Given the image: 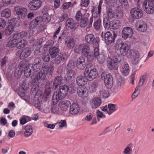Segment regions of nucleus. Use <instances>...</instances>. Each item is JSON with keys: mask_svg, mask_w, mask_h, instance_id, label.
I'll return each mask as SVG.
<instances>
[{"mask_svg": "<svg viewBox=\"0 0 154 154\" xmlns=\"http://www.w3.org/2000/svg\"><path fill=\"white\" fill-rule=\"evenodd\" d=\"M42 64H33V68L35 72H37L40 69Z\"/></svg>", "mask_w": 154, "mask_h": 154, "instance_id": "nucleus-61", "label": "nucleus"}, {"mask_svg": "<svg viewBox=\"0 0 154 154\" xmlns=\"http://www.w3.org/2000/svg\"><path fill=\"white\" fill-rule=\"evenodd\" d=\"M25 131L24 132V135L26 137L31 136L33 132L32 128L31 125H27L25 127Z\"/></svg>", "mask_w": 154, "mask_h": 154, "instance_id": "nucleus-35", "label": "nucleus"}, {"mask_svg": "<svg viewBox=\"0 0 154 154\" xmlns=\"http://www.w3.org/2000/svg\"><path fill=\"white\" fill-rule=\"evenodd\" d=\"M86 42L90 44H95L98 43L99 42L98 38H95L92 34H88L86 35L85 38Z\"/></svg>", "mask_w": 154, "mask_h": 154, "instance_id": "nucleus-15", "label": "nucleus"}, {"mask_svg": "<svg viewBox=\"0 0 154 154\" xmlns=\"http://www.w3.org/2000/svg\"><path fill=\"white\" fill-rule=\"evenodd\" d=\"M14 26L12 25H8L5 31V34L6 35H10L12 33L14 29Z\"/></svg>", "mask_w": 154, "mask_h": 154, "instance_id": "nucleus-36", "label": "nucleus"}, {"mask_svg": "<svg viewBox=\"0 0 154 154\" xmlns=\"http://www.w3.org/2000/svg\"><path fill=\"white\" fill-rule=\"evenodd\" d=\"M133 31L131 27H124L122 32V36L123 38L126 40L128 38L131 37L133 35Z\"/></svg>", "mask_w": 154, "mask_h": 154, "instance_id": "nucleus-11", "label": "nucleus"}, {"mask_svg": "<svg viewBox=\"0 0 154 154\" xmlns=\"http://www.w3.org/2000/svg\"><path fill=\"white\" fill-rule=\"evenodd\" d=\"M129 71L130 69L128 64H125L122 70V75L125 76H127L128 74Z\"/></svg>", "mask_w": 154, "mask_h": 154, "instance_id": "nucleus-38", "label": "nucleus"}, {"mask_svg": "<svg viewBox=\"0 0 154 154\" xmlns=\"http://www.w3.org/2000/svg\"><path fill=\"white\" fill-rule=\"evenodd\" d=\"M69 89V87L67 85L60 86L58 92H55L53 95L52 98L54 103L57 104L59 100L64 98L67 95Z\"/></svg>", "mask_w": 154, "mask_h": 154, "instance_id": "nucleus-1", "label": "nucleus"}, {"mask_svg": "<svg viewBox=\"0 0 154 154\" xmlns=\"http://www.w3.org/2000/svg\"><path fill=\"white\" fill-rule=\"evenodd\" d=\"M123 14L122 12L120 10L116 9L115 10L114 17L117 19H120L123 17Z\"/></svg>", "mask_w": 154, "mask_h": 154, "instance_id": "nucleus-44", "label": "nucleus"}, {"mask_svg": "<svg viewBox=\"0 0 154 154\" xmlns=\"http://www.w3.org/2000/svg\"><path fill=\"white\" fill-rule=\"evenodd\" d=\"M72 3L71 2H65L64 3L63 5V7L64 10L68 9L69 7L71 6Z\"/></svg>", "mask_w": 154, "mask_h": 154, "instance_id": "nucleus-63", "label": "nucleus"}, {"mask_svg": "<svg viewBox=\"0 0 154 154\" xmlns=\"http://www.w3.org/2000/svg\"><path fill=\"white\" fill-rule=\"evenodd\" d=\"M121 3L122 7L124 9H128L129 8V4L127 0H121Z\"/></svg>", "mask_w": 154, "mask_h": 154, "instance_id": "nucleus-54", "label": "nucleus"}, {"mask_svg": "<svg viewBox=\"0 0 154 154\" xmlns=\"http://www.w3.org/2000/svg\"><path fill=\"white\" fill-rule=\"evenodd\" d=\"M17 19L15 18H12L9 20V23L10 24V25H12L14 26V27H16V26H18L16 25L17 23Z\"/></svg>", "mask_w": 154, "mask_h": 154, "instance_id": "nucleus-62", "label": "nucleus"}, {"mask_svg": "<svg viewBox=\"0 0 154 154\" xmlns=\"http://www.w3.org/2000/svg\"><path fill=\"white\" fill-rule=\"evenodd\" d=\"M76 83L79 86H82L86 84L87 82L85 78L82 75L78 76L76 78Z\"/></svg>", "mask_w": 154, "mask_h": 154, "instance_id": "nucleus-34", "label": "nucleus"}, {"mask_svg": "<svg viewBox=\"0 0 154 154\" xmlns=\"http://www.w3.org/2000/svg\"><path fill=\"white\" fill-rule=\"evenodd\" d=\"M41 2L38 0H33L31 1L28 6L31 10H35L38 9L41 6Z\"/></svg>", "mask_w": 154, "mask_h": 154, "instance_id": "nucleus-18", "label": "nucleus"}, {"mask_svg": "<svg viewBox=\"0 0 154 154\" xmlns=\"http://www.w3.org/2000/svg\"><path fill=\"white\" fill-rule=\"evenodd\" d=\"M59 51L58 48L53 46L49 48V53L51 58H54L58 55Z\"/></svg>", "mask_w": 154, "mask_h": 154, "instance_id": "nucleus-27", "label": "nucleus"}, {"mask_svg": "<svg viewBox=\"0 0 154 154\" xmlns=\"http://www.w3.org/2000/svg\"><path fill=\"white\" fill-rule=\"evenodd\" d=\"M121 60V55L119 54L115 55L112 58H107V65L108 68L110 70L117 69L119 67L118 63Z\"/></svg>", "mask_w": 154, "mask_h": 154, "instance_id": "nucleus-2", "label": "nucleus"}, {"mask_svg": "<svg viewBox=\"0 0 154 154\" xmlns=\"http://www.w3.org/2000/svg\"><path fill=\"white\" fill-rule=\"evenodd\" d=\"M130 58L135 57H140V55L138 52L135 50L131 49L129 51L127 55Z\"/></svg>", "mask_w": 154, "mask_h": 154, "instance_id": "nucleus-32", "label": "nucleus"}, {"mask_svg": "<svg viewBox=\"0 0 154 154\" xmlns=\"http://www.w3.org/2000/svg\"><path fill=\"white\" fill-rule=\"evenodd\" d=\"M77 92L78 95L82 98H84L88 96V93L86 89L83 87L78 88L77 89Z\"/></svg>", "mask_w": 154, "mask_h": 154, "instance_id": "nucleus-31", "label": "nucleus"}, {"mask_svg": "<svg viewBox=\"0 0 154 154\" xmlns=\"http://www.w3.org/2000/svg\"><path fill=\"white\" fill-rule=\"evenodd\" d=\"M31 53V49L29 47L25 48L20 52L19 57L21 59H23L29 56Z\"/></svg>", "mask_w": 154, "mask_h": 154, "instance_id": "nucleus-22", "label": "nucleus"}, {"mask_svg": "<svg viewBox=\"0 0 154 154\" xmlns=\"http://www.w3.org/2000/svg\"><path fill=\"white\" fill-rule=\"evenodd\" d=\"M80 108L78 105L76 103H73L70 105L69 111L72 115H76L79 112Z\"/></svg>", "mask_w": 154, "mask_h": 154, "instance_id": "nucleus-24", "label": "nucleus"}, {"mask_svg": "<svg viewBox=\"0 0 154 154\" xmlns=\"http://www.w3.org/2000/svg\"><path fill=\"white\" fill-rule=\"evenodd\" d=\"M116 35V34L114 33L113 36H112V33L109 32H106L104 36L105 42L106 44L109 45L112 43H114Z\"/></svg>", "mask_w": 154, "mask_h": 154, "instance_id": "nucleus-12", "label": "nucleus"}, {"mask_svg": "<svg viewBox=\"0 0 154 154\" xmlns=\"http://www.w3.org/2000/svg\"><path fill=\"white\" fill-rule=\"evenodd\" d=\"M27 44V42L26 41L22 40L18 42H17L16 47L18 49H20L25 47Z\"/></svg>", "mask_w": 154, "mask_h": 154, "instance_id": "nucleus-41", "label": "nucleus"}, {"mask_svg": "<svg viewBox=\"0 0 154 154\" xmlns=\"http://www.w3.org/2000/svg\"><path fill=\"white\" fill-rule=\"evenodd\" d=\"M99 96L101 98H106L109 96V92L107 89H101L99 91Z\"/></svg>", "mask_w": 154, "mask_h": 154, "instance_id": "nucleus-29", "label": "nucleus"}, {"mask_svg": "<svg viewBox=\"0 0 154 154\" xmlns=\"http://www.w3.org/2000/svg\"><path fill=\"white\" fill-rule=\"evenodd\" d=\"M54 67L52 65H43L42 67V70L45 74L52 76L54 70Z\"/></svg>", "mask_w": 154, "mask_h": 154, "instance_id": "nucleus-20", "label": "nucleus"}, {"mask_svg": "<svg viewBox=\"0 0 154 154\" xmlns=\"http://www.w3.org/2000/svg\"><path fill=\"white\" fill-rule=\"evenodd\" d=\"M14 10L17 15H18L19 17L22 19L24 18L27 14V10L25 8L17 6L14 7Z\"/></svg>", "mask_w": 154, "mask_h": 154, "instance_id": "nucleus-13", "label": "nucleus"}, {"mask_svg": "<svg viewBox=\"0 0 154 154\" xmlns=\"http://www.w3.org/2000/svg\"><path fill=\"white\" fill-rule=\"evenodd\" d=\"M123 42H121L120 41H117L115 44V48L117 51H119L123 45Z\"/></svg>", "mask_w": 154, "mask_h": 154, "instance_id": "nucleus-58", "label": "nucleus"}, {"mask_svg": "<svg viewBox=\"0 0 154 154\" xmlns=\"http://www.w3.org/2000/svg\"><path fill=\"white\" fill-rule=\"evenodd\" d=\"M98 86V83L97 82H92L91 85L90 87V90L92 92H96L97 87Z\"/></svg>", "mask_w": 154, "mask_h": 154, "instance_id": "nucleus-49", "label": "nucleus"}, {"mask_svg": "<svg viewBox=\"0 0 154 154\" xmlns=\"http://www.w3.org/2000/svg\"><path fill=\"white\" fill-rule=\"evenodd\" d=\"M17 43V40L15 38L12 40L9 41L8 42L6 45V47L9 48H13L16 46V44Z\"/></svg>", "mask_w": 154, "mask_h": 154, "instance_id": "nucleus-42", "label": "nucleus"}, {"mask_svg": "<svg viewBox=\"0 0 154 154\" xmlns=\"http://www.w3.org/2000/svg\"><path fill=\"white\" fill-rule=\"evenodd\" d=\"M40 45L39 44L37 46V48H35L34 51V54L35 55H39L41 54V52L40 51Z\"/></svg>", "mask_w": 154, "mask_h": 154, "instance_id": "nucleus-59", "label": "nucleus"}, {"mask_svg": "<svg viewBox=\"0 0 154 154\" xmlns=\"http://www.w3.org/2000/svg\"><path fill=\"white\" fill-rule=\"evenodd\" d=\"M63 79L61 75L56 76L52 82V88L53 89L55 90L63 83Z\"/></svg>", "mask_w": 154, "mask_h": 154, "instance_id": "nucleus-16", "label": "nucleus"}, {"mask_svg": "<svg viewBox=\"0 0 154 154\" xmlns=\"http://www.w3.org/2000/svg\"><path fill=\"white\" fill-rule=\"evenodd\" d=\"M42 98L41 96L36 95L34 99V104L35 106L39 109H42L45 113H48L51 110V106L48 103L45 104L42 108L41 104L42 103Z\"/></svg>", "mask_w": 154, "mask_h": 154, "instance_id": "nucleus-3", "label": "nucleus"}, {"mask_svg": "<svg viewBox=\"0 0 154 154\" xmlns=\"http://www.w3.org/2000/svg\"><path fill=\"white\" fill-rule=\"evenodd\" d=\"M108 107L109 109V110H107V113L109 115L117 110L116 105L115 104H109Z\"/></svg>", "mask_w": 154, "mask_h": 154, "instance_id": "nucleus-37", "label": "nucleus"}, {"mask_svg": "<svg viewBox=\"0 0 154 154\" xmlns=\"http://www.w3.org/2000/svg\"><path fill=\"white\" fill-rule=\"evenodd\" d=\"M89 102L91 107L93 109H96L100 106L101 100L100 97H96L91 99Z\"/></svg>", "mask_w": 154, "mask_h": 154, "instance_id": "nucleus-14", "label": "nucleus"}, {"mask_svg": "<svg viewBox=\"0 0 154 154\" xmlns=\"http://www.w3.org/2000/svg\"><path fill=\"white\" fill-rule=\"evenodd\" d=\"M84 56L86 57L89 61H91L93 59L94 56L92 53L89 52L87 55H84Z\"/></svg>", "mask_w": 154, "mask_h": 154, "instance_id": "nucleus-60", "label": "nucleus"}, {"mask_svg": "<svg viewBox=\"0 0 154 154\" xmlns=\"http://www.w3.org/2000/svg\"><path fill=\"white\" fill-rule=\"evenodd\" d=\"M75 42L74 39L72 37L66 38L65 41V44L68 48L71 49L75 46Z\"/></svg>", "mask_w": 154, "mask_h": 154, "instance_id": "nucleus-26", "label": "nucleus"}, {"mask_svg": "<svg viewBox=\"0 0 154 154\" xmlns=\"http://www.w3.org/2000/svg\"><path fill=\"white\" fill-rule=\"evenodd\" d=\"M46 75L42 69L39 72L37 73L35 77L34 78V82H38L39 79L44 80L46 78Z\"/></svg>", "mask_w": 154, "mask_h": 154, "instance_id": "nucleus-25", "label": "nucleus"}, {"mask_svg": "<svg viewBox=\"0 0 154 154\" xmlns=\"http://www.w3.org/2000/svg\"><path fill=\"white\" fill-rule=\"evenodd\" d=\"M101 24V20L100 19H98L94 23V25L95 29L97 30H99L100 29Z\"/></svg>", "mask_w": 154, "mask_h": 154, "instance_id": "nucleus-51", "label": "nucleus"}, {"mask_svg": "<svg viewBox=\"0 0 154 154\" xmlns=\"http://www.w3.org/2000/svg\"><path fill=\"white\" fill-rule=\"evenodd\" d=\"M89 3L88 0H82L81 4L82 6L86 7L88 6Z\"/></svg>", "mask_w": 154, "mask_h": 154, "instance_id": "nucleus-64", "label": "nucleus"}, {"mask_svg": "<svg viewBox=\"0 0 154 154\" xmlns=\"http://www.w3.org/2000/svg\"><path fill=\"white\" fill-rule=\"evenodd\" d=\"M76 65L79 70H83L86 66L85 58L83 57H81L78 58L76 61Z\"/></svg>", "mask_w": 154, "mask_h": 154, "instance_id": "nucleus-21", "label": "nucleus"}, {"mask_svg": "<svg viewBox=\"0 0 154 154\" xmlns=\"http://www.w3.org/2000/svg\"><path fill=\"white\" fill-rule=\"evenodd\" d=\"M98 72L97 69L92 66L87 67L84 72L85 77L88 81H90L96 78L98 75Z\"/></svg>", "mask_w": 154, "mask_h": 154, "instance_id": "nucleus-5", "label": "nucleus"}, {"mask_svg": "<svg viewBox=\"0 0 154 154\" xmlns=\"http://www.w3.org/2000/svg\"><path fill=\"white\" fill-rule=\"evenodd\" d=\"M90 48L89 46L86 44H84L82 48V55H87L88 53L89 52Z\"/></svg>", "mask_w": 154, "mask_h": 154, "instance_id": "nucleus-39", "label": "nucleus"}, {"mask_svg": "<svg viewBox=\"0 0 154 154\" xmlns=\"http://www.w3.org/2000/svg\"><path fill=\"white\" fill-rule=\"evenodd\" d=\"M27 34V33L25 32H22L15 34L13 36L14 38L17 39L22 38L26 37Z\"/></svg>", "mask_w": 154, "mask_h": 154, "instance_id": "nucleus-40", "label": "nucleus"}, {"mask_svg": "<svg viewBox=\"0 0 154 154\" xmlns=\"http://www.w3.org/2000/svg\"><path fill=\"white\" fill-rule=\"evenodd\" d=\"M130 13L131 17L135 19L141 18L143 15L142 10L138 8H132L130 10Z\"/></svg>", "mask_w": 154, "mask_h": 154, "instance_id": "nucleus-10", "label": "nucleus"}, {"mask_svg": "<svg viewBox=\"0 0 154 154\" xmlns=\"http://www.w3.org/2000/svg\"><path fill=\"white\" fill-rule=\"evenodd\" d=\"M70 104V102L69 100H66L62 101L60 105L61 109L63 111H66L68 109Z\"/></svg>", "mask_w": 154, "mask_h": 154, "instance_id": "nucleus-33", "label": "nucleus"}, {"mask_svg": "<svg viewBox=\"0 0 154 154\" xmlns=\"http://www.w3.org/2000/svg\"><path fill=\"white\" fill-rule=\"evenodd\" d=\"M50 55L48 53H44L42 55V58L43 61L48 62L50 60Z\"/></svg>", "mask_w": 154, "mask_h": 154, "instance_id": "nucleus-48", "label": "nucleus"}, {"mask_svg": "<svg viewBox=\"0 0 154 154\" xmlns=\"http://www.w3.org/2000/svg\"><path fill=\"white\" fill-rule=\"evenodd\" d=\"M111 29H115L119 28L121 25L120 22L117 20H114L110 22Z\"/></svg>", "mask_w": 154, "mask_h": 154, "instance_id": "nucleus-30", "label": "nucleus"}, {"mask_svg": "<svg viewBox=\"0 0 154 154\" xmlns=\"http://www.w3.org/2000/svg\"><path fill=\"white\" fill-rule=\"evenodd\" d=\"M144 11L148 14H152L154 11V0H146L143 4Z\"/></svg>", "mask_w": 154, "mask_h": 154, "instance_id": "nucleus-6", "label": "nucleus"}, {"mask_svg": "<svg viewBox=\"0 0 154 154\" xmlns=\"http://www.w3.org/2000/svg\"><path fill=\"white\" fill-rule=\"evenodd\" d=\"M103 23L105 29H110V26L109 25L110 22H109L107 18H105L103 19Z\"/></svg>", "mask_w": 154, "mask_h": 154, "instance_id": "nucleus-50", "label": "nucleus"}, {"mask_svg": "<svg viewBox=\"0 0 154 154\" xmlns=\"http://www.w3.org/2000/svg\"><path fill=\"white\" fill-rule=\"evenodd\" d=\"M146 78V76L145 75H143L141 76L140 78L138 86L141 87L143 85Z\"/></svg>", "mask_w": 154, "mask_h": 154, "instance_id": "nucleus-55", "label": "nucleus"}, {"mask_svg": "<svg viewBox=\"0 0 154 154\" xmlns=\"http://www.w3.org/2000/svg\"><path fill=\"white\" fill-rule=\"evenodd\" d=\"M53 105L51 106V112L54 113H57L58 112L59 108L57 107L55 105L56 104H54L52 101Z\"/></svg>", "mask_w": 154, "mask_h": 154, "instance_id": "nucleus-52", "label": "nucleus"}, {"mask_svg": "<svg viewBox=\"0 0 154 154\" xmlns=\"http://www.w3.org/2000/svg\"><path fill=\"white\" fill-rule=\"evenodd\" d=\"M25 63L24 62H21L20 63V67L22 68H24V74L26 77H30L33 75V72L31 71V69L29 68L28 66H26Z\"/></svg>", "mask_w": 154, "mask_h": 154, "instance_id": "nucleus-19", "label": "nucleus"}, {"mask_svg": "<svg viewBox=\"0 0 154 154\" xmlns=\"http://www.w3.org/2000/svg\"><path fill=\"white\" fill-rule=\"evenodd\" d=\"M101 79L104 81L105 85L107 88L110 89L113 85V79L110 74L103 72L101 75Z\"/></svg>", "mask_w": 154, "mask_h": 154, "instance_id": "nucleus-7", "label": "nucleus"}, {"mask_svg": "<svg viewBox=\"0 0 154 154\" xmlns=\"http://www.w3.org/2000/svg\"><path fill=\"white\" fill-rule=\"evenodd\" d=\"M135 27L136 30L139 32H145L148 28L147 22L145 20H138L135 23Z\"/></svg>", "mask_w": 154, "mask_h": 154, "instance_id": "nucleus-8", "label": "nucleus"}, {"mask_svg": "<svg viewBox=\"0 0 154 154\" xmlns=\"http://www.w3.org/2000/svg\"><path fill=\"white\" fill-rule=\"evenodd\" d=\"M80 26L82 27H85L87 25L88 19L87 17H85L81 20Z\"/></svg>", "mask_w": 154, "mask_h": 154, "instance_id": "nucleus-46", "label": "nucleus"}, {"mask_svg": "<svg viewBox=\"0 0 154 154\" xmlns=\"http://www.w3.org/2000/svg\"><path fill=\"white\" fill-rule=\"evenodd\" d=\"M66 26L68 29H76L78 26V24L72 18H69L67 19L66 22Z\"/></svg>", "mask_w": 154, "mask_h": 154, "instance_id": "nucleus-17", "label": "nucleus"}, {"mask_svg": "<svg viewBox=\"0 0 154 154\" xmlns=\"http://www.w3.org/2000/svg\"><path fill=\"white\" fill-rule=\"evenodd\" d=\"M129 50V48L128 44L125 43H123V45L119 50L120 53L119 54L121 55V58L122 55L123 56L127 55Z\"/></svg>", "mask_w": 154, "mask_h": 154, "instance_id": "nucleus-23", "label": "nucleus"}, {"mask_svg": "<svg viewBox=\"0 0 154 154\" xmlns=\"http://www.w3.org/2000/svg\"><path fill=\"white\" fill-rule=\"evenodd\" d=\"M132 145L131 143L128 144L124 149L122 152V153L123 154H130V152L131 151V147Z\"/></svg>", "mask_w": 154, "mask_h": 154, "instance_id": "nucleus-47", "label": "nucleus"}, {"mask_svg": "<svg viewBox=\"0 0 154 154\" xmlns=\"http://www.w3.org/2000/svg\"><path fill=\"white\" fill-rule=\"evenodd\" d=\"M84 17L82 16V15L81 11H78L76 14L75 18L77 20L79 21L82 20Z\"/></svg>", "mask_w": 154, "mask_h": 154, "instance_id": "nucleus-56", "label": "nucleus"}, {"mask_svg": "<svg viewBox=\"0 0 154 154\" xmlns=\"http://www.w3.org/2000/svg\"><path fill=\"white\" fill-rule=\"evenodd\" d=\"M22 69L20 67V68L19 69H17L15 72L14 75L15 76L17 77V78L20 77L22 74V71L20 69Z\"/></svg>", "mask_w": 154, "mask_h": 154, "instance_id": "nucleus-57", "label": "nucleus"}, {"mask_svg": "<svg viewBox=\"0 0 154 154\" xmlns=\"http://www.w3.org/2000/svg\"><path fill=\"white\" fill-rule=\"evenodd\" d=\"M115 11H113L111 8H109L107 10V15L109 17L111 18L114 17Z\"/></svg>", "mask_w": 154, "mask_h": 154, "instance_id": "nucleus-53", "label": "nucleus"}, {"mask_svg": "<svg viewBox=\"0 0 154 154\" xmlns=\"http://www.w3.org/2000/svg\"><path fill=\"white\" fill-rule=\"evenodd\" d=\"M11 16V11L8 8L4 10L2 12L1 16L6 18H9Z\"/></svg>", "mask_w": 154, "mask_h": 154, "instance_id": "nucleus-43", "label": "nucleus"}, {"mask_svg": "<svg viewBox=\"0 0 154 154\" xmlns=\"http://www.w3.org/2000/svg\"><path fill=\"white\" fill-rule=\"evenodd\" d=\"M75 67L74 63L72 61H70L67 64L66 67L67 77L69 79H74L75 75V71L74 70Z\"/></svg>", "mask_w": 154, "mask_h": 154, "instance_id": "nucleus-9", "label": "nucleus"}, {"mask_svg": "<svg viewBox=\"0 0 154 154\" xmlns=\"http://www.w3.org/2000/svg\"><path fill=\"white\" fill-rule=\"evenodd\" d=\"M43 20L46 23H48L50 21L51 18L48 13L44 14L43 17L41 16L36 17L30 22L29 25V28L30 29L35 28Z\"/></svg>", "mask_w": 154, "mask_h": 154, "instance_id": "nucleus-4", "label": "nucleus"}, {"mask_svg": "<svg viewBox=\"0 0 154 154\" xmlns=\"http://www.w3.org/2000/svg\"><path fill=\"white\" fill-rule=\"evenodd\" d=\"M98 63L100 64H103L105 61L106 60V57L104 55L102 54L98 55L96 57Z\"/></svg>", "mask_w": 154, "mask_h": 154, "instance_id": "nucleus-45", "label": "nucleus"}, {"mask_svg": "<svg viewBox=\"0 0 154 154\" xmlns=\"http://www.w3.org/2000/svg\"><path fill=\"white\" fill-rule=\"evenodd\" d=\"M101 9L94 6L91 10L92 16L94 18H99L100 17Z\"/></svg>", "mask_w": 154, "mask_h": 154, "instance_id": "nucleus-28", "label": "nucleus"}]
</instances>
